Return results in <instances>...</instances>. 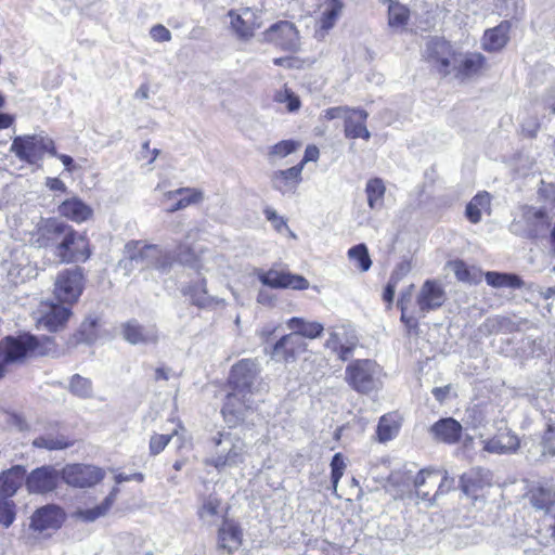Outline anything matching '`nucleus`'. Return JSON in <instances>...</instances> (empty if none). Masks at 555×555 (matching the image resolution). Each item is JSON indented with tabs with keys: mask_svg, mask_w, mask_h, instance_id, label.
<instances>
[{
	"mask_svg": "<svg viewBox=\"0 0 555 555\" xmlns=\"http://www.w3.org/2000/svg\"><path fill=\"white\" fill-rule=\"evenodd\" d=\"M491 197L486 191L477 193L466 205L465 216L474 224L481 221L482 212H490Z\"/></svg>",
	"mask_w": 555,
	"mask_h": 555,
	"instance_id": "nucleus-35",
	"label": "nucleus"
},
{
	"mask_svg": "<svg viewBox=\"0 0 555 555\" xmlns=\"http://www.w3.org/2000/svg\"><path fill=\"white\" fill-rule=\"evenodd\" d=\"M96 323V319L87 318L80 325L79 340L86 344H92L98 337Z\"/></svg>",
	"mask_w": 555,
	"mask_h": 555,
	"instance_id": "nucleus-53",
	"label": "nucleus"
},
{
	"mask_svg": "<svg viewBox=\"0 0 555 555\" xmlns=\"http://www.w3.org/2000/svg\"><path fill=\"white\" fill-rule=\"evenodd\" d=\"M184 294L189 295L193 305L199 308H207L212 304L222 302V300L208 295L207 283L204 278L189 285Z\"/></svg>",
	"mask_w": 555,
	"mask_h": 555,
	"instance_id": "nucleus-36",
	"label": "nucleus"
},
{
	"mask_svg": "<svg viewBox=\"0 0 555 555\" xmlns=\"http://www.w3.org/2000/svg\"><path fill=\"white\" fill-rule=\"evenodd\" d=\"M55 255L62 262L86 260L89 257L86 238L74 229L59 242Z\"/></svg>",
	"mask_w": 555,
	"mask_h": 555,
	"instance_id": "nucleus-15",
	"label": "nucleus"
},
{
	"mask_svg": "<svg viewBox=\"0 0 555 555\" xmlns=\"http://www.w3.org/2000/svg\"><path fill=\"white\" fill-rule=\"evenodd\" d=\"M438 482H439L438 490L435 492L434 498H436L439 494H444V493L449 492L453 487L454 479L450 478L448 476L447 472H444L441 479L440 480L438 479Z\"/></svg>",
	"mask_w": 555,
	"mask_h": 555,
	"instance_id": "nucleus-60",
	"label": "nucleus"
},
{
	"mask_svg": "<svg viewBox=\"0 0 555 555\" xmlns=\"http://www.w3.org/2000/svg\"><path fill=\"white\" fill-rule=\"evenodd\" d=\"M486 282L496 288L501 287H511V288H520L522 285V281L519 276L509 273H500L489 271L485 274Z\"/></svg>",
	"mask_w": 555,
	"mask_h": 555,
	"instance_id": "nucleus-42",
	"label": "nucleus"
},
{
	"mask_svg": "<svg viewBox=\"0 0 555 555\" xmlns=\"http://www.w3.org/2000/svg\"><path fill=\"white\" fill-rule=\"evenodd\" d=\"M255 274L264 286L271 288L304 291L310 285L309 281L302 275L273 268L270 270L258 269Z\"/></svg>",
	"mask_w": 555,
	"mask_h": 555,
	"instance_id": "nucleus-11",
	"label": "nucleus"
},
{
	"mask_svg": "<svg viewBox=\"0 0 555 555\" xmlns=\"http://www.w3.org/2000/svg\"><path fill=\"white\" fill-rule=\"evenodd\" d=\"M38 347V340L30 334L17 337L8 336L0 343V353L4 363L22 361Z\"/></svg>",
	"mask_w": 555,
	"mask_h": 555,
	"instance_id": "nucleus-12",
	"label": "nucleus"
},
{
	"mask_svg": "<svg viewBox=\"0 0 555 555\" xmlns=\"http://www.w3.org/2000/svg\"><path fill=\"white\" fill-rule=\"evenodd\" d=\"M61 476L70 487L89 488L104 478V472L93 465L69 464L62 469Z\"/></svg>",
	"mask_w": 555,
	"mask_h": 555,
	"instance_id": "nucleus-13",
	"label": "nucleus"
},
{
	"mask_svg": "<svg viewBox=\"0 0 555 555\" xmlns=\"http://www.w3.org/2000/svg\"><path fill=\"white\" fill-rule=\"evenodd\" d=\"M348 115L349 116L345 121L344 128L345 137L349 139L362 138L364 140H369L371 138V133L365 125L369 117L367 112L362 108H351Z\"/></svg>",
	"mask_w": 555,
	"mask_h": 555,
	"instance_id": "nucleus-26",
	"label": "nucleus"
},
{
	"mask_svg": "<svg viewBox=\"0 0 555 555\" xmlns=\"http://www.w3.org/2000/svg\"><path fill=\"white\" fill-rule=\"evenodd\" d=\"M455 50L450 42L443 38L435 37L426 43V60L443 76L452 73L453 59H455Z\"/></svg>",
	"mask_w": 555,
	"mask_h": 555,
	"instance_id": "nucleus-10",
	"label": "nucleus"
},
{
	"mask_svg": "<svg viewBox=\"0 0 555 555\" xmlns=\"http://www.w3.org/2000/svg\"><path fill=\"white\" fill-rule=\"evenodd\" d=\"M511 24L507 21L488 29L482 38V48L488 52H496L505 47L508 41Z\"/></svg>",
	"mask_w": 555,
	"mask_h": 555,
	"instance_id": "nucleus-30",
	"label": "nucleus"
},
{
	"mask_svg": "<svg viewBox=\"0 0 555 555\" xmlns=\"http://www.w3.org/2000/svg\"><path fill=\"white\" fill-rule=\"evenodd\" d=\"M547 227V216L539 208L532 206L522 207L520 220H514L509 230L512 233L524 237H537Z\"/></svg>",
	"mask_w": 555,
	"mask_h": 555,
	"instance_id": "nucleus-9",
	"label": "nucleus"
},
{
	"mask_svg": "<svg viewBox=\"0 0 555 555\" xmlns=\"http://www.w3.org/2000/svg\"><path fill=\"white\" fill-rule=\"evenodd\" d=\"M242 543V532L232 521H223L218 531V548L232 553Z\"/></svg>",
	"mask_w": 555,
	"mask_h": 555,
	"instance_id": "nucleus-33",
	"label": "nucleus"
},
{
	"mask_svg": "<svg viewBox=\"0 0 555 555\" xmlns=\"http://www.w3.org/2000/svg\"><path fill=\"white\" fill-rule=\"evenodd\" d=\"M132 480L142 482L144 480V475L142 473H134L131 475H126V474L120 473L115 476L116 483H122V482L132 481Z\"/></svg>",
	"mask_w": 555,
	"mask_h": 555,
	"instance_id": "nucleus-62",
	"label": "nucleus"
},
{
	"mask_svg": "<svg viewBox=\"0 0 555 555\" xmlns=\"http://www.w3.org/2000/svg\"><path fill=\"white\" fill-rule=\"evenodd\" d=\"M38 313V326L50 332L63 328L72 315L69 308L54 302H41Z\"/></svg>",
	"mask_w": 555,
	"mask_h": 555,
	"instance_id": "nucleus-18",
	"label": "nucleus"
},
{
	"mask_svg": "<svg viewBox=\"0 0 555 555\" xmlns=\"http://www.w3.org/2000/svg\"><path fill=\"white\" fill-rule=\"evenodd\" d=\"M83 289V274L80 268L61 271L54 283V295L63 304H74Z\"/></svg>",
	"mask_w": 555,
	"mask_h": 555,
	"instance_id": "nucleus-8",
	"label": "nucleus"
},
{
	"mask_svg": "<svg viewBox=\"0 0 555 555\" xmlns=\"http://www.w3.org/2000/svg\"><path fill=\"white\" fill-rule=\"evenodd\" d=\"M357 346L354 337H347L338 331H328V338L325 341V348L337 354L341 361H347Z\"/></svg>",
	"mask_w": 555,
	"mask_h": 555,
	"instance_id": "nucleus-29",
	"label": "nucleus"
},
{
	"mask_svg": "<svg viewBox=\"0 0 555 555\" xmlns=\"http://www.w3.org/2000/svg\"><path fill=\"white\" fill-rule=\"evenodd\" d=\"M118 492V489L115 488L113 491L104 499V501L99 504L98 506L93 508H87L78 512V515L85 520V521H94L101 516H104L108 509L112 507L116 493Z\"/></svg>",
	"mask_w": 555,
	"mask_h": 555,
	"instance_id": "nucleus-44",
	"label": "nucleus"
},
{
	"mask_svg": "<svg viewBox=\"0 0 555 555\" xmlns=\"http://www.w3.org/2000/svg\"><path fill=\"white\" fill-rule=\"evenodd\" d=\"M178 431L175 430L172 434L170 435H160V434H154L151 439H150V443H149V449H150V453L151 455H157L159 454L162 451H164V449L168 446V443L170 442V440L172 439V437L175 435H177Z\"/></svg>",
	"mask_w": 555,
	"mask_h": 555,
	"instance_id": "nucleus-55",
	"label": "nucleus"
},
{
	"mask_svg": "<svg viewBox=\"0 0 555 555\" xmlns=\"http://www.w3.org/2000/svg\"><path fill=\"white\" fill-rule=\"evenodd\" d=\"M214 449L206 465L214 466L218 472L234 468L244 464L248 455V447L243 438L231 431H220L211 438Z\"/></svg>",
	"mask_w": 555,
	"mask_h": 555,
	"instance_id": "nucleus-3",
	"label": "nucleus"
},
{
	"mask_svg": "<svg viewBox=\"0 0 555 555\" xmlns=\"http://www.w3.org/2000/svg\"><path fill=\"white\" fill-rule=\"evenodd\" d=\"M348 257L351 261L356 262L357 267L362 272H366L372 266V260L365 244H358L352 246L348 250Z\"/></svg>",
	"mask_w": 555,
	"mask_h": 555,
	"instance_id": "nucleus-47",
	"label": "nucleus"
},
{
	"mask_svg": "<svg viewBox=\"0 0 555 555\" xmlns=\"http://www.w3.org/2000/svg\"><path fill=\"white\" fill-rule=\"evenodd\" d=\"M300 146V143L295 140H283L276 144H274L269 152L270 156H275L279 158H284L288 156L289 154L294 153L298 147Z\"/></svg>",
	"mask_w": 555,
	"mask_h": 555,
	"instance_id": "nucleus-52",
	"label": "nucleus"
},
{
	"mask_svg": "<svg viewBox=\"0 0 555 555\" xmlns=\"http://www.w3.org/2000/svg\"><path fill=\"white\" fill-rule=\"evenodd\" d=\"M479 330L486 335L508 334L515 332L517 325L509 318L496 315L486 319Z\"/></svg>",
	"mask_w": 555,
	"mask_h": 555,
	"instance_id": "nucleus-38",
	"label": "nucleus"
},
{
	"mask_svg": "<svg viewBox=\"0 0 555 555\" xmlns=\"http://www.w3.org/2000/svg\"><path fill=\"white\" fill-rule=\"evenodd\" d=\"M57 481L59 473L50 466H42L26 478V487L33 493H47L56 488Z\"/></svg>",
	"mask_w": 555,
	"mask_h": 555,
	"instance_id": "nucleus-21",
	"label": "nucleus"
},
{
	"mask_svg": "<svg viewBox=\"0 0 555 555\" xmlns=\"http://www.w3.org/2000/svg\"><path fill=\"white\" fill-rule=\"evenodd\" d=\"M26 470L22 466H13L0 475V495L10 498L16 493L25 480Z\"/></svg>",
	"mask_w": 555,
	"mask_h": 555,
	"instance_id": "nucleus-31",
	"label": "nucleus"
},
{
	"mask_svg": "<svg viewBox=\"0 0 555 555\" xmlns=\"http://www.w3.org/2000/svg\"><path fill=\"white\" fill-rule=\"evenodd\" d=\"M430 433L435 440L448 444L460 441L462 436V425L452 417L441 418L430 427Z\"/></svg>",
	"mask_w": 555,
	"mask_h": 555,
	"instance_id": "nucleus-24",
	"label": "nucleus"
},
{
	"mask_svg": "<svg viewBox=\"0 0 555 555\" xmlns=\"http://www.w3.org/2000/svg\"><path fill=\"white\" fill-rule=\"evenodd\" d=\"M263 212L266 218L272 222L273 227L276 230H281L282 227H286L285 220L282 217H280L274 209L268 207L264 209Z\"/></svg>",
	"mask_w": 555,
	"mask_h": 555,
	"instance_id": "nucleus-59",
	"label": "nucleus"
},
{
	"mask_svg": "<svg viewBox=\"0 0 555 555\" xmlns=\"http://www.w3.org/2000/svg\"><path fill=\"white\" fill-rule=\"evenodd\" d=\"M430 483L431 486H436L438 483V472L430 470H421L414 480V486L416 488V494L422 500H429L430 492L423 490V487L426 483Z\"/></svg>",
	"mask_w": 555,
	"mask_h": 555,
	"instance_id": "nucleus-46",
	"label": "nucleus"
},
{
	"mask_svg": "<svg viewBox=\"0 0 555 555\" xmlns=\"http://www.w3.org/2000/svg\"><path fill=\"white\" fill-rule=\"evenodd\" d=\"M400 311H401V318H400L401 322H403L409 330L416 328L417 324H418L416 317L409 315L408 310L405 308L400 309Z\"/></svg>",
	"mask_w": 555,
	"mask_h": 555,
	"instance_id": "nucleus-63",
	"label": "nucleus"
},
{
	"mask_svg": "<svg viewBox=\"0 0 555 555\" xmlns=\"http://www.w3.org/2000/svg\"><path fill=\"white\" fill-rule=\"evenodd\" d=\"M320 155V151L315 145H308L305 151L304 158L298 165H302V168L305 165L309 162H317Z\"/></svg>",
	"mask_w": 555,
	"mask_h": 555,
	"instance_id": "nucleus-61",
	"label": "nucleus"
},
{
	"mask_svg": "<svg viewBox=\"0 0 555 555\" xmlns=\"http://www.w3.org/2000/svg\"><path fill=\"white\" fill-rule=\"evenodd\" d=\"M379 371L373 360H354L346 367L345 380L357 392L366 395L377 388Z\"/></svg>",
	"mask_w": 555,
	"mask_h": 555,
	"instance_id": "nucleus-6",
	"label": "nucleus"
},
{
	"mask_svg": "<svg viewBox=\"0 0 555 555\" xmlns=\"http://www.w3.org/2000/svg\"><path fill=\"white\" fill-rule=\"evenodd\" d=\"M286 326L292 333L281 337L273 347V354H282L285 360L294 357L293 345L298 339V336L314 339L320 337L324 331L323 324L297 317L291 318L286 322Z\"/></svg>",
	"mask_w": 555,
	"mask_h": 555,
	"instance_id": "nucleus-5",
	"label": "nucleus"
},
{
	"mask_svg": "<svg viewBox=\"0 0 555 555\" xmlns=\"http://www.w3.org/2000/svg\"><path fill=\"white\" fill-rule=\"evenodd\" d=\"M529 500L535 509L548 513L555 504V491L552 487H537L530 490Z\"/></svg>",
	"mask_w": 555,
	"mask_h": 555,
	"instance_id": "nucleus-37",
	"label": "nucleus"
},
{
	"mask_svg": "<svg viewBox=\"0 0 555 555\" xmlns=\"http://www.w3.org/2000/svg\"><path fill=\"white\" fill-rule=\"evenodd\" d=\"M150 35L153 40L157 42H168L171 40V33L162 24L153 26L150 30Z\"/></svg>",
	"mask_w": 555,
	"mask_h": 555,
	"instance_id": "nucleus-58",
	"label": "nucleus"
},
{
	"mask_svg": "<svg viewBox=\"0 0 555 555\" xmlns=\"http://www.w3.org/2000/svg\"><path fill=\"white\" fill-rule=\"evenodd\" d=\"M165 197L167 199H175L179 197L172 206L167 208L168 212H175L184 209L191 204L199 203L203 199V193L196 189L180 188L165 193Z\"/></svg>",
	"mask_w": 555,
	"mask_h": 555,
	"instance_id": "nucleus-32",
	"label": "nucleus"
},
{
	"mask_svg": "<svg viewBox=\"0 0 555 555\" xmlns=\"http://www.w3.org/2000/svg\"><path fill=\"white\" fill-rule=\"evenodd\" d=\"M15 503L8 498L0 499V526L9 528L15 520Z\"/></svg>",
	"mask_w": 555,
	"mask_h": 555,
	"instance_id": "nucleus-51",
	"label": "nucleus"
},
{
	"mask_svg": "<svg viewBox=\"0 0 555 555\" xmlns=\"http://www.w3.org/2000/svg\"><path fill=\"white\" fill-rule=\"evenodd\" d=\"M385 193L386 186L382 179H370L365 185L369 207L373 210H380L384 207Z\"/></svg>",
	"mask_w": 555,
	"mask_h": 555,
	"instance_id": "nucleus-40",
	"label": "nucleus"
},
{
	"mask_svg": "<svg viewBox=\"0 0 555 555\" xmlns=\"http://www.w3.org/2000/svg\"><path fill=\"white\" fill-rule=\"evenodd\" d=\"M352 107L349 106H335L330 107L324 111V118L327 120H333L337 118H343L344 121L347 120L348 114L350 113Z\"/></svg>",
	"mask_w": 555,
	"mask_h": 555,
	"instance_id": "nucleus-57",
	"label": "nucleus"
},
{
	"mask_svg": "<svg viewBox=\"0 0 555 555\" xmlns=\"http://www.w3.org/2000/svg\"><path fill=\"white\" fill-rule=\"evenodd\" d=\"M519 438L511 430L500 431L483 441V450L493 454L514 453L519 448Z\"/></svg>",
	"mask_w": 555,
	"mask_h": 555,
	"instance_id": "nucleus-25",
	"label": "nucleus"
},
{
	"mask_svg": "<svg viewBox=\"0 0 555 555\" xmlns=\"http://www.w3.org/2000/svg\"><path fill=\"white\" fill-rule=\"evenodd\" d=\"M261 385L260 364L255 359H242L230 372V392L225 397L222 414L228 424L235 426L244 421L248 411L254 408V396Z\"/></svg>",
	"mask_w": 555,
	"mask_h": 555,
	"instance_id": "nucleus-1",
	"label": "nucleus"
},
{
	"mask_svg": "<svg viewBox=\"0 0 555 555\" xmlns=\"http://www.w3.org/2000/svg\"><path fill=\"white\" fill-rule=\"evenodd\" d=\"M449 266L456 279L468 284H478L482 279V271L477 267H469L463 260H453Z\"/></svg>",
	"mask_w": 555,
	"mask_h": 555,
	"instance_id": "nucleus-39",
	"label": "nucleus"
},
{
	"mask_svg": "<svg viewBox=\"0 0 555 555\" xmlns=\"http://www.w3.org/2000/svg\"><path fill=\"white\" fill-rule=\"evenodd\" d=\"M262 40L283 51L297 52L300 49L299 31L288 21H279L272 24L262 33Z\"/></svg>",
	"mask_w": 555,
	"mask_h": 555,
	"instance_id": "nucleus-7",
	"label": "nucleus"
},
{
	"mask_svg": "<svg viewBox=\"0 0 555 555\" xmlns=\"http://www.w3.org/2000/svg\"><path fill=\"white\" fill-rule=\"evenodd\" d=\"M121 334L131 345H157L160 338L156 325H142L137 320H130L121 325Z\"/></svg>",
	"mask_w": 555,
	"mask_h": 555,
	"instance_id": "nucleus-16",
	"label": "nucleus"
},
{
	"mask_svg": "<svg viewBox=\"0 0 555 555\" xmlns=\"http://www.w3.org/2000/svg\"><path fill=\"white\" fill-rule=\"evenodd\" d=\"M446 299L443 287L437 281L427 280L416 297L418 317L423 318L427 312L440 308Z\"/></svg>",
	"mask_w": 555,
	"mask_h": 555,
	"instance_id": "nucleus-17",
	"label": "nucleus"
},
{
	"mask_svg": "<svg viewBox=\"0 0 555 555\" xmlns=\"http://www.w3.org/2000/svg\"><path fill=\"white\" fill-rule=\"evenodd\" d=\"M543 107L555 114V89L551 90L542 100Z\"/></svg>",
	"mask_w": 555,
	"mask_h": 555,
	"instance_id": "nucleus-64",
	"label": "nucleus"
},
{
	"mask_svg": "<svg viewBox=\"0 0 555 555\" xmlns=\"http://www.w3.org/2000/svg\"><path fill=\"white\" fill-rule=\"evenodd\" d=\"M69 389L75 396L80 398H90L93 392L91 380L78 374L72 377Z\"/></svg>",
	"mask_w": 555,
	"mask_h": 555,
	"instance_id": "nucleus-50",
	"label": "nucleus"
},
{
	"mask_svg": "<svg viewBox=\"0 0 555 555\" xmlns=\"http://www.w3.org/2000/svg\"><path fill=\"white\" fill-rule=\"evenodd\" d=\"M177 259L181 263L195 269L197 272H201L202 270L208 271V269L202 263V260L197 258L192 249L185 244H180L177 247Z\"/></svg>",
	"mask_w": 555,
	"mask_h": 555,
	"instance_id": "nucleus-48",
	"label": "nucleus"
},
{
	"mask_svg": "<svg viewBox=\"0 0 555 555\" xmlns=\"http://www.w3.org/2000/svg\"><path fill=\"white\" fill-rule=\"evenodd\" d=\"M64 521L63 511L55 505H46L38 508L30 518V529L43 533L48 530H57Z\"/></svg>",
	"mask_w": 555,
	"mask_h": 555,
	"instance_id": "nucleus-19",
	"label": "nucleus"
},
{
	"mask_svg": "<svg viewBox=\"0 0 555 555\" xmlns=\"http://www.w3.org/2000/svg\"><path fill=\"white\" fill-rule=\"evenodd\" d=\"M72 230L70 225L62 221L49 219L39 228L40 237L38 241H41L40 245H53L57 250L59 242L63 241L65 234Z\"/></svg>",
	"mask_w": 555,
	"mask_h": 555,
	"instance_id": "nucleus-27",
	"label": "nucleus"
},
{
	"mask_svg": "<svg viewBox=\"0 0 555 555\" xmlns=\"http://www.w3.org/2000/svg\"><path fill=\"white\" fill-rule=\"evenodd\" d=\"M125 253L126 257L119 261V267L127 274H130L135 267L167 272L175 261V257L169 249L156 244H146L143 241L128 242L125 245Z\"/></svg>",
	"mask_w": 555,
	"mask_h": 555,
	"instance_id": "nucleus-2",
	"label": "nucleus"
},
{
	"mask_svg": "<svg viewBox=\"0 0 555 555\" xmlns=\"http://www.w3.org/2000/svg\"><path fill=\"white\" fill-rule=\"evenodd\" d=\"M59 212L61 216L79 223L91 217L92 209L81 199L73 197L59 206Z\"/></svg>",
	"mask_w": 555,
	"mask_h": 555,
	"instance_id": "nucleus-34",
	"label": "nucleus"
},
{
	"mask_svg": "<svg viewBox=\"0 0 555 555\" xmlns=\"http://www.w3.org/2000/svg\"><path fill=\"white\" fill-rule=\"evenodd\" d=\"M410 16L409 9L398 2L390 0L388 5V25L395 30H402Z\"/></svg>",
	"mask_w": 555,
	"mask_h": 555,
	"instance_id": "nucleus-41",
	"label": "nucleus"
},
{
	"mask_svg": "<svg viewBox=\"0 0 555 555\" xmlns=\"http://www.w3.org/2000/svg\"><path fill=\"white\" fill-rule=\"evenodd\" d=\"M197 516L203 525L207 527L216 526L224 517L221 500L215 494L204 496L198 506Z\"/></svg>",
	"mask_w": 555,
	"mask_h": 555,
	"instance_id": "nucleus-28",
	"label": "nucleus"
},
{
	"mask_svg": "<svg viewBox=\"0 0 555 555\" xmlns=\"http://www.w3.org/2000/svg\"><path fill=\"white\" fill-rule=\"evenodd\" d=\"M344 10L341 0H326L320 5V16L317 22L314 37L324 40L328 31L335 26Z\"/></svg>",
	"mask_w": 555,
	"mask_h": 555,
	"instance_id": "nucleus-20",
	"label": "nucleus"
},
{
	"mask_svg": "<svg viewBox=\"0 0 555 555\" xmlns=\"http://www.w3.org/2000/svg\"><path fill=\"white\" fill-rule=\"evenodd\" d=\"M228 16L230 18L231 29L240 39L247 40L251 38L255 30L262 26L260 15L250 8H244L238 12L231 10Z\"/></svg>",
	"mask_w": 555,
	"mask_h": 555,
	"instance_id": "nucleus-14",
	"label": "nucleus"
},
{
	"mask_svg": "<svg viewBox=\"0 0 555 555\" xmlns=\"http://www.w3.org/2000/svg\"><path fill=\"white\" fill-rule=\"evenodd\" d=\"M399 431V423L391 415L380 417L377 426V437L380 442L393 439Z\"/></svg>",
	"mask_w": 555,
	"mask_h": 555,
	"instance_id": "nucleus-45",
	"label": "nucleus"
},
{
	"mask_svg": "<svg viewBox=\"0 0 555 555\" xmlns=\"http://www.w3.org/2000/svg\"><path fill=\"white\" fill-rule=\"evenodd\" d=\"M10 151L15 156L29 165L41 162L44 154L56 155L54 141L42 133L15 137Z\"/></svg>",
	"mask_w": 555,
	"mask_h": 555,
	"instance_id": "nucleus-4",
	"label": "nucleus"
},
{
	"mask_svg": "<svg viewBox=\"0 0 555 555\" xmlns=\"http://www.w3.org/2000/svg\"><path fill=\"white\" fill-rule=\"evenodd\" d=\"M460 487L466 495L475 496L479 488L478 472L472 470L468 474H463L460 479Z\"/></svg>",
	"mask_w": 555,
	"mask_h": 555,
	"instance_id": "nucleus-54",
	"label": "nucleus"
},
{
	"mask_svg": "<svg viewBox=\"0 0 555 555\" xmlns=\"http://www.w3.org/2000/svg\"><path fill=\"white\" fill-rule=\"evenodd\" d=\"M273 100L276 103L285 104L289 113L297 112L301 105L299 96L286 87L278 90L273 95Z\"/></svg>",
	"mask_w": 555,
	"mask_h": 555,
	"instance_id": "nucleus-49",
	"label": "nucleus"
},
{
	"mask_svg": "<svg viewBox=\"0 0 555 555\" xmlns=\"http://www.w3.org/2000/svg\"><path fill=\"white\" fill-rule=\"evenodd\" d=\"M301 173L302 165L273 171L270 176L271 185L282 194L294 193L302 180Z\"/></svg>",
	"mask_w": 555,
	"mask_h": 555,
	"instance_id": "nucleus-22",
	"label": "nucleus"
},
{
	"mask_svg": "<svg viewBox=\"0 0 555 555\" xmlns=\"http://www.w3.org/2000/svg\"><path fill=\"white\" fill-rule=\"evenodd\" d=\"M73 444L63 435L46 434L34 439L33 446L36 448H43L47 450H63Z\"/></svg>",
	"mask_w": 555,
	"mask_h": 555,
	"instance_id": "nucleus-43",
	"label": "nucleus"
},
{
	"mask_svg": "<svg viewBox=\"0 0 555 555\" xmlns=\"http://www.w3.org/2000/svg\"><path fill=\"white\" fill-rule=\"evenodd\" d=\"M486 66V57L480 53H456L452 72L457 77L468 78L478 75Z\"/></svg>",
	"mask_w": 555,
	"mask_h": 555,
	"instance_id": "nucleus-23",
	"label": "nucleus"
},
{
	"mask_svg": "<svg viewBox=\"0 0 555 555\" xmlns=\"http://www.w3.org/2000/svg\"><path fill=\"white\" fill-rule=\"evenodd\" d=\"M400 278H401V275H400L399 271L396 270L390 275L389 282H388L387 286L385 287V291H384V294H383V298L389 305L393 300L395 293H396V287H397L398 282L400 281Z\"/></svg>",
	"mask_w": 555,
	"mask_h": 555,
	"instance_id": "nucleus-56",
	"label": "nucleus"
}]
</instances>
